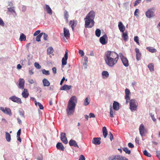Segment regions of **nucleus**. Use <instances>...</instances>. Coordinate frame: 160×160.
Here are the masks:
<instances>
[{
	"label": "nucleus",
	"instance_id": "obj_1",
	"mask_svg": "<svg viewBox=\"0 0 160 160\" xmlns=\"http://www.w3.org/2000/svg\"><path fill=\"white\" fill-rule=\"evenodd\" d=\"M119 56L115 52L107 51L105 53L104 59L106 63L110 67H112L117 62Z\"/></svg>",
	"mask_w": 160,
	"mask_h": 160
},
{
	"label": "nucleus",
	"instance_id": "obj_2",
	"mask_svg": "<svg viewBox=\"0 0 160 160\" xmlns=\"http://www.w3.org/2000/svg\"><path fill=\"white\" fill-rule=\"evenodd\" d=\"M95 16V12L93 11H90L84 18L85 28H92L95 24L94 20Z\"/></svg>",
	"mask_w": 160,
	"mask_h": 160
},
{
	"label": "nucleus",
	"instance_id": "obj_3",
	"mask_svg": "<svg viewBox=\"0 0 160 160\" xmlns=\"http://www.w3.org/2000/svg\"><path fill=\"white\" fill-rule=\"evenodd\" d=\"M125 98L126 100V104H128L129 102L130 109L132 111H136L137 109L138 103L135 100L132 99L130 101L129 95L131 92L129 90L126 88L125 90Z\"/></svg>",
	"mask_w": 160,
	"mask_h": 160
},
{
	"label": "nucleus",
	"instance_id": "obj_4",
	"mask_svg": "<svg viewBox=\"0 0 160 160\" xmlns=\"http://www.w3.org/2000/svg\"><path fill=\"white\" fill-rule=\"evenodd\" d=\"M77 103V99L76 97L75 96L71 97L69 100L67 109L68 115L73 113Z\"/></svg>",
	"mask_w": 160,
	"mask_h": 160
},
{
	"label": "nucleus",
	"instance_id": "obj_5",
	"mask_svg": "<svg viewBox=\"0 0 160 160\" xmlns=\"http://www.w3.org/2000/svg\"><path fill=\"white\" fill-rule=\"evenodd\" d=\"M119 55L123 65L126 67H128L129 66V62L127 58L123 56L122 53H120Z\"/></svg>",
	"mask_w": 160,
	"mask_h": 160
},
{
	"label": "nucleus",
	"instance_id": "obj_6",
	"mask_svg": "<svg viewBox=\"0 0 160 160\" xmlns=\"http://www.w3.org/2000/svg\"><path fill=\"white\" fill-rule=\"evenodd\" d=\"M139 131L141 135L143 136H144L145 133H147V130L145 128L144 125L142 124L139 126Z\"/></svg>",
	"mask_w": 160,
	"mask_h": 160
},
{
	"label": "nucleus",
	"instance_id": "obj_7",
	"mask_svg": "<svg viewBox=\"0 0 160 160\" xmlns=\"http://www.w3.org/2000/svg\"><path fill=\"white\" fill-rule=\"evenodd\" d=\"M9 99L13 102H16L19 104H21L22 103L21 99L15 96H12L10 97Z\"/></svg>",
	"mask_w": 160,
	"mask_h": 160
},
{
	"label": "nucleus",
	"instance_id": "obj_8",
	"mask_svg": "<svg viewBox=\"0 0 160 160\" xmlns=\"http://www.w3.org/2000/svg\"><path fill=\"white\" fill-rule=\"evenodd\" d=\"M154 10L153 8L149 9L146 12V15L147 17L150 18L154 16V13L152 10Z\"/></svg>",
	"mask_w": 160,
	"mask_h": 160
},
{
	"label": "nucleus",
	"instance_id": "obj_9",
	"mask_svg": "<svg viewBox=\"0 0 160 160\" xmlns=\"http://www.w3.org/2000/svg\"><path fill=\"white\" fill-rule=\"evenodd\" d=\"M0 110L5 114L11 115H12V112L11 109L9 108L3 107H1Z\"/></svg>",
	"mask_w": 160,
	"mask_h": 160
},
{
	"label": "nucleus",
	"instance_id": "obj_10",
	"mask_svg": "<svg viewBox=\"0 0 160 160\" xmlns=\"http://www.w3.org/2000/svg\"><path fill=\"white\" fill-rule=\"evenodd\" d=\"M68 58V51L67 50L65 51L64 57L62 59V65H65L67 63V60Z\"/></svg>",
	"mask_w": 160,
	"mask_h": 160
},
{
	"label": "nucleus",
	"instance_id": "obj_11",
	"mask_svg": "<svg viewBox=\"0 0 160 160\" xmlns=\"http://www.w3.org/2000/svg\"><path fill=\"white\" fill-rule=\"evenodd\" d=\"M61 139L62 142L65 144L68 143V141L66 137V134L65 133H62L61 134Z\"/></svg>",
	"mask_w": 160,
	"mask_h": 160
},
{
	"label": "nucleus",
	"instance_id": "obj_12",
	"mask_svg": "<svg viewBox=\"0 0 160 160\" xmlns=\"http://www.w3.org/2000/svg\"><path fill=\"white\" fill-rule=\"evenodd\" d=\"M107 36L106 34L103 35L102 37L100 38V42L101 43L105 45L107 44V42L106 41V38H107Z\"/></svg>",
	"mask_w": 160,
	"mask_h": 160
},
{
	"label": "nucleus",
	"instance_id": "obj_13",
	"mask_svg": "<svg viewBox=\"0 0 160 160\" xmlns=\"http://www.w3.org/2000/svg\"><path fill=\"white\" fill-rule=\"evenodd\" d=\"M25 81L23 79L20 78L19 80L18 88L21 89H24Z\"/></svg>",
	"mask_w": 160,
	"mask_h": 160
},
{
	"label": "nucleus",
	"instance_id": "obj_14",
	"mask_svg": "<svg viewBox=\"0 0 160 160\" xmlns=\"http://www.w3.org/2000/svg\"><path fill=\"white\" fill-rule=\"evenodd\" d=\"M112 160H128V159L119 155L113 156Z\"/></svg>",
	"mask_w": 160,
	"mask_h": 160
},
{
	"label": "nucleus",
	"instance_id": "obj_15",
	"mask_svg": "<svg viewBox=\"0 0 160 160\" xmlns=\"http://www.w3.org/2000/svg\"><path fill=\"white\" fill-rule=\"evenodd\" d=\"M63 30L64 36L67 39H68L70 35L69 30L65 28H64Z\"/></svg>",
	"mask_w": 160,
	"mask_h": 160
},
{
	"label": "nucleus",
	"instance_id": "obj_16",
	"mask_svg": "<svg viewBox=\"0 0 160 160\" xmlns=\"http://www.w3.org/2000/svg\"><path fill=\"white\" fill-rule=\"evenodd\" d=\"M100 138H95L93 139L92 143L95 145H99L101 143Z\"/></svg>",
	"mask_w": 160,
	"mask_h": 160
},
{
	"label": "nucleus",
	"instance_id": "obj_17",
	"mask_svg": "<svg viewBox=\"0 0 160 160\" xmlns=\"http://www.w3.org/2000/svg\"><path fill=\"white\" fill-rule=\"evenodd\" d=\"M29 95L28 90L26 88L24 89V90L22 93V97L24 98H27L28 97Z\"/></svg>",
	"mask_w": 160,
	"mask_h": 160
},
{
	"label": "nucleus",
	"instance_id": "obj_18",
	"mask_svg": "<svg viewBox=\"0 0 160 160\" xmlns=\"http://www.w3.org/2000/svg\"><path fill=\"white\" fill-rule=\"evenodd\" d=\"M118 28L121 32H123L125 29V27L123 25L122 22H120L118 23Z\"/></svg>",
	"mask_w": 160,
	"mask_h": 160
},
{
	"label": "nucleus",
	"instance_id": "obj_19",
	"mask_svg": "<svg viewBox=\"0 0 160 160\" xmlns=\"http://www.w3.org/2000/svg\"><path fill=\"white\" fill-rule=\"evenodd\" d=\"M113 109L117 111L119 109V105L118 102L116 101H114L113 104Z\"/></svg>",
	"mask_w": 160,
	"mask_h": 160
},
{
	"label": "nucleus",
	"instance_id": "obj_20",
	"mask_svg": "<svg viewBox=\"0 0 160 160\" xmlns=\"http://www.w3.org/2000/svg\"><path fill=\"white\" fill-rule=\"evenodd\" d=\"M136 53V58L138 60H139L141 59V53L139 52V50L138 48H136L135 49Z\"/></svg>",
	"mask_w": 160,
	"mask_h": 160
},
{
	"label": "nucleus",
	"instance_id": "obj_21",
	"mask_svg": "<svg viewBox=\"0 0 160 160\" xmlns=\"http://www.w3.org/2000/svg\"><path fill=\"white\" fill-rule=\"evenodd\" d=\"M69 24L71 26L72 30H73L74 28L77 25V21L73 20H71L69 23Z\"/></svg>",
	"mask_w": 160,
	"mask_h": 160
},
{
	"label": "nucleus",
	"instance_id": "obj_22",
	"mask_svg": "<svg viewBox=\"0 0 160 160\" xmlns=\"http://www.w3.org/2000/svg\"><path fill=\"white\" fill-rule=\"evenodd\" d=\"M57 148L59 150L64 151L65 148L61 142H58L56 145Z\"/></svg>",
	"mask_w": 160,
	"mask_h": 160
},
{
	"label": "nucleus",
	"instance_id": "obj_23",
	"mask_svg": "<svg viewBox=\"0 0 160 160\" xmlns=\"http://www.w3.org/2000/svg\"><path fill=\"white\" fill-rule=\"evenodd\" d=\"M69 143L70 146H73L74 147H77L78 148V145L76 141L72 139H71L70 140Z\"/></svg>",
	"mask_w": 160,
	"mask_h": 160
},
{
	"label": "nucleus",
	"instance_id": "obj_24",
	"mask_svg": "<svg viewBox=\"0 0 160 160\" xmlns=\"http://www.w3.org/2000/svg\"><path fill=\"white\" fill-rule=\"evenodd\" d=\"M72 87L71 85H64L62 87L60 88V90H69Z\"/></svg>",
	"mask_w": 160,
	"mask_h": 160
},
{
	"label": "nucleus",
	"instance_id": "obj_25",
	"mask_svg": "<svg viewBox=\"0 0 160 160\" xmlns=\"http://www.w3.org/2000/svg\"><path fill=\"white\" fill-rule=\"evenodd\" d=\"M42 82L43 86L45 87H48L50 85V82H49L46 78H44L42 80Z\"/></svg>",
	"mask_w": 160,
	"mask_h": 160
},
{
	"label": "nucleus",
	"instance_id": "obj_26",
	"mask_svg": "<svg viewBox=\"0 0 160 160\" xmlns=\"http://www.w3.org/2000/svg\"><path fill=\"white\" fill-rule=\"evenodd\" d=\"M45 6V9L47 13L50 14H52V11L49 6L47 4H46Z\"/></svg>",
	"mask_w": 160,
	"mask_h": 160
},
{
	"label": "nucleus",
	"instance_id": "obj_27",
	"mask_svg": "<svg viewBox=\"0 0 160 160\" xmlns=\"http://www.w3.org/2000/svg\"><path fill=\"white\" fill-rule=\"evenodd\" d=\"M64 18L66 20L67 23L68 22V18L69 17V15L68 12L66 11L65 10L64 12Z\"/></svg>",
	"mask_w": 160,
	"mask_h": 160
},
{
	"label": "nucleus",
	"instance_id": "obj_28",
	"mask_svg": "<svg viewBox=\"0 0 160 160\" xmlns=\"http://www.w3.org/2000/svg\"><path fill=\"white\" fill-rule=\"evenodd\" d=\"M114 110H115L112 109V105H111L110 108V115L111 118H113L114 117V115L115 114V112Z\"/></svg>",
	"mask_w": 160,
	"mask_h": 160
},
{
	"label": "nucleus",
	"instance_id": "obj_29",
	"mask_svg": "<svg viewBox=\"0 0 160 160\" xmlns=\"http://www.w3.org/2000/svg\"><path fill=\"white\" fill-rule=\"evenodd\" d=\"M122 38L123 40L126 41L128 38V37L127 32H122Z\"/></svg>",
	"mask_w": 160,
	"mask_h": 160
},
{
	"label": "nucleus",
	"instance_id": "obj_30",
	"mask_svg": "<svg viewBox=\"0 0 160 160\" xmlns=\"http://www.w3.org/2000/svg\"><path fill=\"white\" fill-rule=\"evenodd\" d=\"M102 132L104 138H106L108 134V132L105 127H104L102 128Z\"/></svg>",
	"mask_w": 160,
	"mask_h": 160
},
{
	"label": "nucleus",
	"instance_id": "obj_31",
	"mask_svg": "<svg viewBox=\"0 0 160 160\" xmlns=\"http://www.w3.org/2000/svg\"><path fill=\"white\" fill-rule=\"evenodd\" d=\"M5 136L6 138L7 141L8 142H9L11 141V135L10 134L7 132H5Z\"/></svg>",
	"mask_w": 160,
	"mask_h": 160
},
{
	"label": "nucleus",
	"instance_id": "obj_32",
	"mask_svg": "<svg viewBox=\"0 0 160 160\" xmlns=\"http://www.w3.org/2000/svg\"><path fill=\"white\" fill-rule=\"evenodd\" d=\"M53 48L51 47H49L47 49V54L48 55L52 54L53 53Z\"/></svg>",
	"mask_w": 160,
	"mask_h": 160
},
{
	"label": "nucleus",
	"instance_id": "obj_33",
	"mask_svg": "<svg viewBox=\"0 0 160 160\" xmlns=\"http://www.w3.org/2000/svg\"><path fill=\"white\" fill-rule=\"evenodd\" d=\"M147 49L150 52H151L152 53L155 52H157L156 49L154 48H153L152 47H148L147 48Z\"/></svg>",
	"mask_w": 160,
	"mask_h": 160
},
{
	"label": "nucleus",
	"instance_id": "obj_34",
	"mask_svg": "<svg viewBox=\"0 0 160 160\" xmlns=\"http://www.w3.org/2000/svg\"><path fill=\"white\" fill-rule=\"evenodd\" d=\"M148 67L151 72L154 71V64L153 63H150L148 65Z\"/></svg>",
	"mask_w": 160,
	"mask_h": 160
},
{
	"label": "nucleus",
	"instance_id": "obj_35",
	"mask_svg": "<svg viewBox=\"0 0 160 160\" xmlns=\"http://www.w3.org/2000/svg\"><path fill=\"white\" fill-rule=\"evenodd\" d=\"M19 40L21 41H25L26 40V36L23 33H22L20 37Z\"/></svg>",
	"mask_w": 160,
	"mask_h": 160
},
{
	"label": "nucleus",
	"instance_id": "obj_36",
	"mask_svg": "<svg viewBox=\"0 0 160 160\" xmlns=\"http://www.w3.org/2000/svg\"><path fill=\"white\" fill-rule=\"evenodd\" d=\"M35 104L36 106L38 105L40 109L42 110L44 108L43 105L39 102H37L36 101H35Z\"/></svg>",
	"mask_w": 160,
	"mask_h": 160
},
{
	"label": "nucleus",
	"instance_id": "obj_37",
	"mask_svg": "<svg viewBox=\"0 0 160 160\" xmlns=\"http://www.w3.org/2000/svg\"><path fill=\"white\" fill-rule=\"evenodd\" d=\"M90 103V101L88 98H86L83 102V105L85 106L88 105Z\"/></svg>",
	"mask_w": 160,
	"mask_h": 160
},
{
	"label": "nucleus",
	"instance_id": "obj_38",
	"mask_svg": "<svg viewBox=\"0 0 160 160\" xmlns=\"http://www.w3.org/2000/svg\"><path fill=\"white\" fill-rule=\"evenodd\" d=\"M101 33V30L98 29H97L95 31L96 35L98 37H99L100 36Z\"/></svg>",
	"mask_w": 160,
	"mask_h": 160
},
{
	"label": "nucleus",
	"instance_id": "obj_39",
	"mask_svg": "<svg viewBox=\"0 0 160 160\" xmlns=\"http://www.w3.org/2000/svg\"><path fill=\"white\" fill-rule=\"evenodd\" d=\"M42 72L43 74L46 75H49L50 74L49 71L48 70H46L44 69L42 70Z\"/></svg>",
	"mask_w": 160,
	"mask_h": 160
},
{
	"label": "nucleus",
	"instance_id": "obj_40",
	"mask_svg": "<svg viewBox=\"0 0 160 160\" xmlns=\"http://www.w3.org/2000/svg\"><path fill=\"white\" fill-rule=\"evenodd\" d=\"M102 75L103 76H105L106 78L108 77L109 74L108 72L107 71H103L102 73Z\"/></svg>",
	"mask_w": 160,
	"mask_h": 160
},
{
	"label": "nucleus",
	"instance_id": "obj_41",
	"mask_svg": "<svg viewBox=\"0 0 160 160\" xmlns=\"http://www.w3.org/2000/svg\"><path fill=\"white\" fill-rule=\"evenodd\" d=\"M43 34V33H41L39 34L37 36L36 38V40L37 42H39L40 41V38Z\"/></svg>",
	"mask_w": 160,
	"mask_h": 160
},
{
	"label": "nucleus",
	"instance_id": "obj_42",
	"mask_svg": "<svg viewBox=\"0 0 160 160\" xmlns=\"http://www.w3.org/2000/svg\"><path fill=\"white\" fill-rule=\"evenodd\" d=\"M123 150L128 154H130L131 153V151L128 149L127 148H123Z\"/></svg>",
	"mask_w": 160,
	"mask_h": 160
},
{
	"label": "nucleus",
	"instance_id": "obj_43",
	"mask_svg": "<svg viewBox=\"0 0 160 160\" xmlns=\"http://www.w3.org/2000/svg\"><path fill=\"white\" fill-rule=\"evenodd\" d=\"M143 154L145 155L148 157H151V154L148 153L147 150H145L143 152Z\"/></svg>",
	"mask_w": 160,
	"mask_h": 160
},
{
	"label": "nucleus",
	"instance_id": "obj_44",
	"mask_svg": "<svg viewBox=\"0 0 160 160\" xmlns=\"http://www.w3.org/2000/svg\"><path fill=\"white\" fill-rule=\"evenodd\" d=\"M134 40L138 45L139 44L138 37L137 36L134 37Z\"/></svg>",
	"mask_w": 160,
	"mask_h": 160
},
{
	"label": "nucleus",
	"instance_id": "obj_45",
	"mask_svg": "<svg viewBox=\"0 0 160 160\" xmlns=\"http://www.w3.org/2000/svg\"><path fill=\"white\" fill-rule=\"evenodd\" d=\"M14 7H12L11 8H8V10L9 12H15L14 9Z\"/></svg>",
	"mask_w": 160,
	"mask_h": 160
},
{
	"label": "nucleus",
	"instance_id": "obj_46",
	"mask_svg": "<svg viewBox=\"0 0 160 160\" xmlns=\"http://www.w3.org/2000/svg\"><path fill=\"white\" fill-rule=\"evenodd\" d=\"M34 66L37 69H40L41 68V66L37 62L34 63Z\"/></svg>",
	"mask_w": 160,
	"mask_h": 160
},
{
	"label": "nucleus",
	"instance_id": "obj_47",
	"mask_svg": "<svg viewBox=\"0 0 160 160\" xmlns=\"http://www.w3.org/2000/svg\"><path fill=\"white\" fill-rule=\"evenodd\" d=\"M139 12V10L138 9H136L134 12V15L135 16H136L137 17L139 16L138 14Z\"/></svg>",
	"mask_w": 160,
	"mask_h": 160
},
{
	"label": "nucleus",
	"instance_id": "obj_48",
	"mask_svg": "<svg viewBox=\"0 0 160 160\" xmlns=\"http://www.w3.org/2000/svg\"><path fill=\"white\" fill-rule=\"evenodd\" d=\"M141 1V0H136L134 4V6H137L138 4L140 3Z\"/></svg>",
	"mask_w": 160,
	"mask_h": 160
},
{
	"label": "nucleus",
	"instance_id": "obj_49",
	"mask_svg": "<svg viewBox=\"0 0 160 160\" xmlns=\"http://www.w3.org/2000/svg\"><path fill=\"white\" fill-rule=\"evenodd\" d=\"M43 39L44 40H47V38L48 37V35L45 33H43Z\"/></svg>",
	"mask_w": 160,
	"mask_h": 160
},
{
	"label": "nucleus",
	"instance_id": "obj_50",
	"mask_svg": "<svg viewBox=\"0 0 160 160\" xmlns=\"http://www.w3.org/2000/svg\"><path fill=\"white\" fill-rule=\"evenodd\" d=\"M79 54L81 55V57H83L84 55V52L83 50H79Z\"/></svg>",
	"mask_w": 160,
	"mask_h": 160
},
{
	"label": "nucleus",
	"instance_id": "obj_51",
	"mask_svg": "<svg viewBox=\"0 0 160 160\" xmlns=\"http://www.w3.org/2000/svg\"><path fill=\"white\" fill-rule=\"evenodd\" d=\"M52 70L54 74H56L57 73V69L56 67H53L52 68Z\"/></svg>",
	"mask_w": 160,
	"mask_h": 160
},
{
	"label": "nucleus",
	"instance_id": "obj_52",
	"mask_svg": "<svg viewBox=\"0 0 160 160\" xmlns=\"http://www.w3.org/2000/svg\"><path fill=\"white\" fill-rule=\"evenodd\" d=\"M109 138L111 141H112V140L113 139V136L111 132H109Z\"/></svg>",
	"mask_w": 160,
	"mask_h": 160
},
{
	"label": "nucleus",
	"instance_id": "obj_53",
	"mask_svg": "<svg viewBox=\"0 0 160 160\" xmlns=\"http://www.w3.org/2000/svg\"><path fill=\"white\" fill-rule=\"evenodd\" d=\"M40 32V31L39 30L36 31L34 34V36H38V35Z\"/></svg>",
	"mask_w": 160,
	"mask_h": 160
},
{
	"label": "nucleus",
	"instance_id": "obj_54",
	"mask_svg": "<svg viewBox=\"0 0 160 160\" xmlns=\"http://www.w3.org/2000/svg\"><path fill=\"white\" fill-rule=\"evenodd\" d=\"M157 156L160 160V151H156Z\"/></svg>",
	"mask_w": 160,
	"mask_h": 160
},
{
	"label": "nucleus",
	"instance_id": "obj_55",
	"mask_svg": "<svg viewBox=\"0 0 160 160\" xmlns=\"http://www.w3.org/2000/svg\"><path fill=\"white\" fill-rule=\"evenodd\" d=\"M79 160H85L84 156L82 155H81L80 156Z\"/></svg>",
	"mask_w": 160,
	"mask_h": 160
},
{
	"label": "nucleus",
	"instance_id": "obj_56",
	"mask_svg": "<svg viewBox=\"0 0 160 160\" xmlns=\"http://www.w3.org/2000/svg\"><path fill=\"white\" fill-rule=\"evenodd\" d=\"M128 146L129 147L131 148H132L134 147V145L131 142H129L128 144Z\"/></svg>",
	"mask_w": 160,
	"mask_h": 160
},
{
	"label": "nucleus",
	"instance_id": "obj_57",
	"mask_svg": "<svg viewBox=\"0 0 160 160\" xmlns=\"http://www.w3.org/2000/svg\"><path fill=\"white\" fill-rule=\"evenodd\" d=\"M90 118H95V116L94 114L92 113H90L89 115Z\"/></svg>",
	"mask_w": 160,
	"mask_h": 160
},
{
	"label": "nucleus",
	"instance_id": "obj_58",
	"mask_svg": "<svg viewBox=\"0 0 160 160\" xmlns=\"http://www.w3.org/2000/svg\"><path fill=\"white\" fill-rule=\"evenodd\" d=\"M65 80L66 81H67V79H65V78L64 77H63L62 78V79L61 82H60V84L61 85H62L63 83V82Z\"/></svg>",
	"mask_w": 160,
	"mask_h": 160
},
{
	"label": "nucleus",
	"instance_id": "obj_59",
	"mask_svg": "<svg viewBox=\"0 0 160 160\" xmlns=\"http://www.w3.org/2000/svg\"><path fill=\"white\" fill-rule=\"evenodd\" d=\"M43 157L42 154L40 155V156L37 158L38 160H42Z\"/></svg>",
	"mask_w": 160,
	"mask_h": 160
},
{
	"label": "nucleus",
	"instance_id": "obj_60",
	"mask_svg": "<svg viewBox=\"0 0 160 160\" xmlns=\"http://www.w3.org/2000/svg\"><path fill=\"white\" fill-rule=\"evenodd\" d=\"M21 132V129H20L17 132V136H20Z\"/></svg>",
	"mask_w": 160,
	"mask_h": 160
},
{
	"label": "nucleus",
	"instance_id": "obj_61",
	"mask_svg": "<svg viewBox=\"0 0 160 160\" xmlns=\"http://www.w3.org/2000/svg\"><path fill=\"white\" fill-rule=\"evenodd\" d=\"M0 25H2V26H4V23L3 21L2 20V19L0 18Z\"/></svg>",
	"mask_w": 160,
	"mask_h": 160
},
{
	"label": "nucleus",
	"instance_id": "obj_62",
	"mask_svg": "<svg viewBox=\"0 0 160 160\" xmlns=\"http://www.w3.org/2000/svg\"><path fill=\"white\" fill-rule=\"evenodd\" d=\"M27 9V7L25 6H22V11L23 12H25Z\"/></svg>",
	"mask_w": 160,
	"mask_h": 160
},
{
	"label": "nucleus",
	"instance_id": "obj_63",
	"mask_svg": "<svg viewBox=\"0 0 160 160\" xmlns=\"http://www.w3.org/2000/svg\"><path fill=\"white\" fill-rule=\"evenodd\" d=\"M17 120L18 123L20 124H21L22 123V122L21 120L19 118H17Z\"/></svg>",
	"mask_w": 160,
	"mask_h": 160
},
{
	"label": "nucleus",
	"instance_id": "obj_64",
	"mask_svg": "<svg viewBox=\"0 0 160 160\" xmlns=\"http://www.w3.org/2000/svg\"><path fill=\"white\" fill-rule=\"evenodd\" d=\"M152 118V120H153L154 122H156V119L155 118L154 116L153 115H151V116Z\"/></svg>",
	"mask_w": 160,
	"mask_h": 160
}]
</instances>
